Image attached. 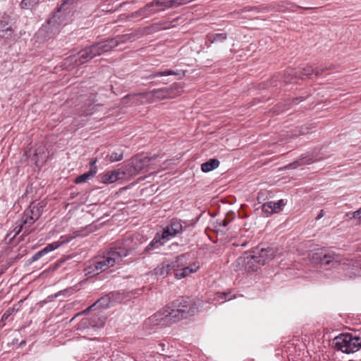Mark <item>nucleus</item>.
<instances>
[{
    "instance_id": "53",
    "label": "nucleus",
    "mask_w": 361,
    "mask_h": 361,
    "mask_svg": "<svg viewBox=\"0 0 361 361\" xmlns=\"http://www.w3.org/2000/svg\"><path fill=\"white\" fill-rule=\"evenodd\" d=\"M37 2H39V0H37Z\"/></svg>"
},
{
    "instance_id": "23",
    "label": "nucleus",
    "mask_w": 361,
    "mask_h": 361,
    "mask_svg": "<svg viewBox=\"0 0 361 361\" xmlns=\"http://www.w3.org/2000/svg\"><path fill=\"white\" fill-rule=\"evenodd\" d=\"M165 243L161 238L159 237V234H157L154 238L152 240V241L145 247L144 252H149L154 250L159 249L162 245H164Z\"/></svg>"
},
{
    "instance_id": "9",
    "label": "nucleus",
    "mask_w": 361,
    "mask_h": 361,
    "mask_svg": "<svg viewBox=\"0 0 361 361\" xmlns=\"http://www.w3.org/2000/svg\"><path fill=\"white\" fill-rule=\"evenodd\" d=\"M171 310V307H166L162 310L156 312L146 321L147 324L152 325L164 324L166 322H175L173 317L166 316V311Z\"/></svg>"
},
{
    "instance_id": "11",
    "label": "nucleus",
    "mask_w": 361,
    "mask_h": 361,
    "mask_svg": "<svg viewBox=\"0 0 361 361\" xmlns=\"http://www.w3.org/2000/svg\"><path fill=\"white\" fill-rule=\"evenodd\" d=\"M116 47V42L114 39H108L106 40L95 43L90 46L94 56L101 55L105 52L109 51Z\"/></svg>"
},
{
    "instance_id": "44",
    "label": "nucleus",
    "mask_w": 361,
    "mask_h": 361,
    "mask_svg": "<svg viewBox=\"0 0 361 361\" xmlns=\"http://www.w3.org/2000/svg\"><path fill=\"white\" fill-rule=\"evenodd\" d=\"M230 221H231V220H227L226 219H224L223 220H221V223H220V224H222L223 226L226 227V226H227V225L229 224Z\"/></svg>"
},
{
    "instance_id": "43",
    "label": "nucleus",
    "mask_w": 361,
    "mask_h": 361,
    "mask_svg": "<svg viewBox=\"0 0 361 361\" xmlns=\"http://www.w3.org/2000/svg\"><path fill=\"white\" fill-rule=\"evenodd\" d=\"M338 336H336L334 338V348L336 350H338Z\"/></svg>"
},
{
    "instance_id": "42",
    "label": "nucleus",
    "mask_w": 361,
    "mask_h": 361,
    "mask_svg": "<svg viewBox=\"0 0 361 361\" xmlns=\"http://www.w3.org/2000/svg\"><path fill=\"white\" fill-rule=\"evenodd\" d=\"M353 217L361 220V208L353 213Z\"/></svg>"
},
{
    "instance_id": "36",
    "label": "nucleus",
    "mask_w": 361,
    "mask_h": 361,
    "mask_svg": "<svg viewBox=\"0 0 361 361\" xmlns=\"http://www.w3.org/2000/svg\"><path fill=\"white\" fill-rule=\"evenodd\" d=\"M37 3V0H22L20 2V7L24 9H29Z\"/></svg>"
},
{
    "instance_id": "48",
    "label": "nucleus",
    "mask_w": 361,
    "mask_h": 361,
    "mask_svg": "<svg viewBox=\"0 0 361 361\" xmlns=\"http://www.w3.org/2000/svg\"><path fill=\"white\" fill-rule=\"evenodd\" d=\"M324 216L323 210H321L318 216H317L316 219H319Z\"/></svg>"
},
{
    "instance_id": "31",
    "label": "nucleus",
    "mask_w": 361,
    "mask_h": 361,
    "mask_svg": "<svg viewBox=\"0 0 361 361\" xmlns=\"http://www.w3.org/2000/svg\"><path fill=\"white\" fill-rule=\"evenodd\" d=\"M168 266L169 265H166V262H163L154 269V274L157 276H161L163 278L166 277L168 276V272L166 271Z\"/></svg>"
},
{
    "instance_id": "35",
    "label": "nucleus",
    "mask_w": 361,
    "mask_h": 361,
    "mask_svg": "<svg viewBox=\"0 0 361 361\" xmlns=\"http://www.w3.org/2000/svg\"><path fill=\"white\" fill-rule=\"evenodd\" d=\"M334 261V257L330 255H324L322 257H319L321 266H326Z\"/></svg>"
},
{
    "instance_id": "47",
    "label": "nucleus",
    "mask_w": 361,
    "mask_h": 361,
    "mask_svg": "<svg viewBox=\"0 0 361 361\" xmlns=\"http://www.w3.org/2000/svg\"><path fill=\"white\" fill-rule=\"evenodd\" d=\"M276 204H279L280 207L281 208L285 204L283 200H280L276 202Z\"/></svg>"
},
{
    "instance_id": "37",
    "label": "nucleus",
    "mask_w": 361,
    "mask_h": 361,
    "mask_svg": "<svg viewBox=\"0 0 361 361\" xmlns=\"http://www.w3.org/2000/svg\"><path fill=\"white\" fill-rule=\"evenodd\" d=\"M123 152H112L109 156V160L111 162H115L121 161L123 159Z\"/></svg>"
},
{
    "instance_id": "7",
    "label": "nucleus",
    "mask_w": 361,
    "mask_h": 361,
    "mask_svg": "<svg viewBox=\"0 0 361 361\" xmlns=\"http://www.w3.org/2000/svg\"><path fill=\"white\" fill-rule=\"evenodd\" d=\"M319 74V70L314 69L312 66L305 67L300 71H296L293 68H290L286 70L284 73V82L286 84L291 82L294 78L297 77L300 79H304L307 78H311L313 75H318Z\"/></svg>"
},
{
    "instance_id": "21",
    "label": "nucleus",
    "mask_w": 361,
    "mask_h": 361,
    "mask_svg": "<svg viewBox=\"0 0 361 361\" xmlns=\"http://www.w3.org/2000/svg\"><path fill=\"white\" fill-rule=\"evenodd\" d=\"M168 226L171 228V231H172L173 235H178L183 231L184 228L187 227L188 224L185 221L175 218L170 221Z\"/></svg>"
},
{
    "instance_id": "17",
    "label": "nucleus",
    "mask_w": 361,
    "mask_h": 361,
    "mask_svg": "<svg viewBox=\"0 0 361 361\" xmlns=\"http://www.w3.org/2000/svg\"><path fill=\"white\" fill-rule=\"evenodd\" d=\"M166 265L168 268L166 271L168 272V275L171 274L172 271H175V273L180 268V267L183 266L186 262V257L184 255H181L178 256L175 260L173 261H166Z\"/></svg>"
},
{
    "instance_id": "13",
    "label": "nucleus",
    "mask_w": 361,
    "mask_h": 361,
    "mask_svg": "<svg viewBox=\"0 0 361 361\" xmlns=\"http://www.w3.org/2000/svg\"><path fill=\"white\" fill-rule=\"evenodd\" d=\"M171 92V90L169 88L165 87L154 89L152 91L145 93V95L147 99H150L152 102H154L155 100H161L170 97Z\"/></svg>"
},
{
    "instance_id": "25",
    "label": "nucleus",
    "mask_w": 361,
    "mask_h": 361,
    "mask_svg": "<svg viewBox=\"0 0 361 361\" xmlns=\"http://www.w3.org/2000/svg\"><path fill=\"white\" fill-rule=\"evenodd\" d=\"M97 167L90 168V169L87 172H86L80 176H78L75 179V183L76 184H80V183L87 182L88 180L92 178L97 173Z\"/></svg>"
},
{
    "instance_id": "45",
    "label": "nucleus",
    "mask_w": 361,
    "mask_h": 361,
    "mask_svg": "<svg viewBox=\"0 0 361 361\" xmlns=\"http://www.w3.org/2000/svg\"><path fill=\"white\" fill-rule=\"evenodd\" d=\"M66 291H67V290H63L59 291L58 293H56L54 295V297L57 298V297H59L61 295H63Z\"/></svg>"
},
{
    "instance_id": "50",
    "label": "nucleus",
    "mask_w": 361,
    "mask_h": 361,
    "mask_svg": "<svg viewBox=\"0 0 361 361\" xmlns=\"http://www.w3.org/2000/svg\"><path fill=\"white\" fill-rule=\"evenodd\" d=\"M259 199H260V193H259L258 197H257V200L259 202Z\"/></svg>"
},
{
    "instance_id": "5",
    "label": "nucleus",
    "mask_w": 361,
    "mask_h": 361,
    "mask_svg": "<svg viewBox=\"0 0 361 361\" xmlns=\"http://www.w3.org/2000/svg\"><path fill=\"white\" fill-rule=\"evenodd\" d=\"M173 8L172 0H154L138 11L139 15L147 17L152 14Z\"/></svg>"
},
{
    "instance_id": "19",
    "label": "nucleus",
    "mask_w": 361,
    "mask_h": 361,
    "mask_svg": "<svg viewBox=\"0 0 361 361\" xmlns=\"http://www.w3.org/2000/svg\"><path fill=\"white\" fill-rule=\"evenodd\" d=\"M82 102H85L84 105L82 106V109L81 111L82 115L87 116L92 114L94 110L96 100L95 95L91 94L90 98L87 99V102H85L83 97L81 99Z\"/></svg>"
},
{
    "instance_id": "8",
    "label": "nucleus",
    "mask_w": 361,
    "mask_h": 361,
    "mask_svg": "<svg viewBox=\"0 0 361 361\" xmlns=\"http://www.w3.org/2000/svg\"><path fill=\"white\" fill-rule=\"evenodd\" d=\"M42 210V207L39 206V204L32 203L21 217L23 223L30 226L40 217Z\"/></svg>"
},
{
    "instance_id": "6",
    "label": "nucleus",
    "mask_w": 361,
    "mask_h": 361,
    "mask_svg": "<svg viewBox=\"0 0 361 361\" xmlns=\"http://www.w3.org/2000/svg\"><path fill=\"white\" fill-rule=\"evenodd\" d=\"M233 269L235 271L241 269L244 267V269L248 272L256 271L260 267L257 260L255 257L254 255L245 253L243 256L238 257L235 263L233 264Z\"/></svg>"
},
{
    "instance_id": "27",
    "label": "nucleus",
    "mask_w": 361,
    "mask_h": 361,
    "mask_svg": "<svg viewBox=\"0 0 361 361\" xmlns=\"http://www.w3.org/2000/svg\"><path fill=\"white\" fill-rule=\"evenodd\" d=\"M227 38V35L225 32L221 33H212L207 35V42L209 44L222 42Z\"/></svg>"
},
{
    "instance_id": "28",
    "label": "nucleus",
    "mask_w": 361,
    "mask_h": 361,
    "mask_svg": "<svg viewBox=\"0 0 361 361\" xmlns=\"http://www.w3.org/2000/svg\"><path fill=\"white\" fill-rule=\"evenodd\" d=\"M219 161L216 159H210L209 161L201 165V169L203 172H209L219 166Z\"/></svg>"
},
{
    "instance_id": "26",
    "label": "nucleus",
    "mask_w": 361,
    "mask_h": 361,
    "mask_svg": "<svg viewBox=\"0 0 361 361\" xmlns=\"http://www.w3.org/2000/svg\"><path fill=\"white\" fill-rule=\"evenodd\" d=\"M316 161L312 157L307 155L305 157H302L299 160L295 162L290 164L286 166L287 169H295L298 166L305 165V164H310Z\"/></svg>"
},
{
    "instance_id": "18",
    "label": "nucleus",
    "mask_w": 361,
    "mask_h": 361,
    "mask_svg": "<svg viewBox=\"0 0 361 361\" xmlns=\"http://www.w3.org/2000/svg\"><path fill=\"white\" fill-rule=\"evenodd\" d=\"M166 265L168 268L166 271L168 272V275L171 274L172 271H175V273L180 268V267L183 266L186 262V257L184 255H181L178 256L175 260L173 261H166Z\"/></svg>"
},
{
    "instance_id": "3",
    "label": "nucleus",
    "mask_w": 361,
    "mask_h": 361,
    "mask_svg": "<svg viewBox=\"0 0 361 361\" xmlns=\"http://www.w3.org/2000/svg\"><path fill=\"white\" fill-rule=\"evenodd\" d=\"M197 311L196 305L191 300L187 298L175 301L173 303V307L165 312L166 316L173 317V321L176 322L182 319H186L195 314Z\"/></svg>"
},
{
    "instance_id": "22",
    "label": "nucleus",
    "mask_w": 361,
    "mask_h": 361,
    "mask_svg": "<svg viewBox=\"0 0 361 361\" xmlns=\"http://www.w3.org/2000/svg\"><path fill=\"white\" fill-rule=\"evenodd\" d=\"M120 175L118 171H108L101 176V182L105 184L113 183L121 178Z\"/></svg>"
},
{
    "instance_id": "38",
    "label": "nucleus",
    "mask_w": 361,
    "mask_h": 361,
    "mask_svg": "<svg viewBox=\"0 0 361 361\" xmlns=\"http://www.w3.org/2000/svg\"><path fill=\"white\" fill-rule=\"evenodd\" d=\"M24 226H27V224H24L23 223L22 219H20V221H18V222H17V223H16V228L13 229V232L15 233L14 236H16V235H18V234L21 232V231H22V229H23V227Z\"/></svg>"
},
{
    "instance_id": "34",
    "label": "nucleus",
    "mask_w": 361,
    "mask_h": 361,
    "mask_svg": "<svg viewBox=\"0 0 361 361\" xmlns=\"http://www.w3.org/2000/svg\"><path fill=\"white\" fill-rule=\"evenodd\" d=\"M176 235H173L172 231H171V228L169 227V226H167L164 229L162 233L159 235V237L164 240V243H166Z\"/></svg>"
},
{
    "instance_id": "1",
    "label": "nucleus",
    "mask_w": 361,
    "mask_h": 361,
    "mask_svg": "<svg viewBox=\"0 0 361 361\" xmlns=\"http://www.w3.org/2000/svg\"><path fill=\"white\" fill-rule=\"evenodd\" d=\"M130 250L122 247H113L104 252L103 256L96 258L85 268L86 275L96 276L107 269L118 264L129 255Z\"/></svg>"
},
{
    "instance_id": "24",
    "label": "nucleus",
    "mask_w": 361,
    "mask_h": 361,
    "mask_svg": "<svg viewBox=\"0 0 361 361\" xmlns=\"http://www.w3.org/2000/svg\"><path fill=\"white\" fill-rule=\"evenodd\" d=\"M281 209L279 204H276V202L272 201L265 202L262 205V212L266 214L267 216L273 213H276Z\"/></svg>"
},
{
    "instance_id": "32",
    "label": "nucleus",
    "mask_w": 361,
    "mask_h": 361,
    "mask_svg": "<svg viewBox=\"0 0 361 361\" xmlns=\"http://www.w3.org/2000/svg\"><path fill=\"white\" fill-rule=\"evenodd\" d=\"M178 73L172 70H166L164 71H157L153 74L149 75L147 77V79H152L157 77L168 76V75H176Z\"/></svg>"
},
{
    "instance_id": "33",
    "label": "nucleus",
    "mask_w": 361,
    "mask_h": 361,
    "mask_svg": "<svg viewBox=\"0 0 361 361\" xmlns=\"http://www.w3.org/2000/svg\"><path fill=\"white\" fill-rule=\"evenodd\" d=\"M134 38V36L133 34H126L123 35H118L116 38H112L111 39H114L116 42V47L119 44L125 43L128 41H132Z\"/></svg>"
},
{
    "instance_id": "49",
    "label": "nucleus",
    "mask_w": 361,
    "mask_h": 361,
    "mask_svg": "<svg viewBox=\"0 0 361 361\" xmlns=\"http://www.w3.org/2000/svg\"><path fill=\"white\" fill-rule=\"evenodd\" d=\"M316 255H317V254H315V255L313 257V258L315 259H319V257H317Z\"/></svg>"
},
{
    "instance_id": "16",
    "label": "nucleus",
    "mask_w": 361,
    "mask_h": 361,
    "mask_svg": "<svg viewBox=\"0 0 361 361\" xmlns=\"http://www.w3.org/2000/svg\"><path fill=\"white\" fill-rule=\"evenodd\" d=\"M200 269V264L198 262H195L188 267L182 266L175 273V276L178 279H183L192 273H195Z\"/></svg>"
},
{
    "instance_id": "15",
    "label": "nucleus",
    "mask_w": 361,
    "mask_h": 361,
    "mask_svg": "<svg viewBox=\"0 0 361 361\" xmlns=\"http://www.w3.org/2000/svg\"><path fill=\"white\" fill-rule=\"evenodd\" d=\"M111 302V299L110 297V294L106 295L103 297H101L99 299H98L94 303H93L88 308H87L84 311L79 313L78 315L87 314V312H89L90 310H96L97 308H102V309L107 308L110 306Z\"/></svg>"
},
{
    "instance_id": "4",
    "label": "nucleus",
    "mask_w": 361,
    "mask_h": 361,
    "mask_svg": "<svg viewBox=\"0 0 361 361\" xmlns=\"http://www.w3.org/2000/svg\"><path fill=\"white\" fill-rule=\"evenodd\" d=\"M357 336L348 333L340 334V351L349 354L357 351L361 347V342Z\"/></svg>"
},
{
    "instance_id": "52",
    "label": "nucleus",
    "mask_w": 361,
    "mask_h": 361,
    "mask_svg": "<svg viewBox=\"0 0 361 361\" xmlns=\"http://www.w3.org/2000/svg\"><path fill=\"white\" fill-rule=\"evenodd\" d=\"M306 132L302 131L300 132V134H305Z\"/></svg>"
},
{
    "instance_id": "12",
    "label": "nucleus",
    "mask_w": 361,
    "mask_h": 361,
    "mask_svg": "<svg viewBox=\"0 0 361 361\" xmlns=\"http://www.w3.org/2000/svg\"><path fill=\"white\" fill-rule=\"evenodd\" d=\"M252 254L261 266L264 265L274 257V252L271 248L257 247L252 251Z\"/></svg>"
},
{
    "instance_id": "2",
    "label": "nucleus",
    "mask_w": 361,
    "mask_h": 361,
    "mask_svg": "<svg viewBox=\"0 0 361 361\" xmlns=\"http://www.w3.org/2000/svg\"><path fill=\"white\" fill-rule=\"evenodd\" d=\"M70 0H63L62 4L57 8L53 16L47 20V23L43 25L37 32L38 37H42L46 40L54 36L60 31L61 25L63 23L64 17L61 15L63 6L67 4Z\"/></svg>"
},
{
    "instance_id": "29",
    "label": "nucleus",
    "mask_w": 361,
    "mask_h": 361,
    "mask_svg": "<svg viewBox=\"0 0 361 361\" xmlns=\"http://www.w3.org/2000/svg\"><path fill=\"white\" fill-rule=\"evenodd\" d=\"M47 159V156L44 152L42 153L38 152L35 151V154H33L32 157L31 158V160L34 161L35 164L40 167L42 166V164L46 162Z\"/></svg>"
},
{
    "instance_id": "10",
    "label": "nucleus",
    "mask_w": 361,
    "mask_h": 361,
    "mask_svg": "<svg viewBox=\"0 0 361 361\" xmlns=\"http://www.w3.org/2000/svg\"><path fill=\"white\" fill-rule=\"evenodd\" d=\"M152 158L148 157H135L130 160L129 168L131 174H136L144 170L151 162Z\"/></svg>"
},
{
    "instance_id": "14",
    "label": "nucleus",
    "mask_w": 361,
    "mask_h": 361,
    "mask_svg": "<svg viewBox=\"0 0 361 361\" xmlns=\"http://www.w3.org/2000/svg\"><path fill=\"white\" fill-rule=\"evenodd\" d=\"M61 245L59 242H54L52 243L48 244L45 247L36 252L30 259L27 260V264H30L32 262L37 261L44 255L48 254L49 252L55 250Z\"/></svg>"
},
{
    "instance_id": "51",
    "label": "nucleus",
    "mask_w": 361,
    "mask_h": 361,
    "mask_svg": "<svg viewBox=\"0 0 361 361\" xmlns=\"http://www.w3.org/2000/svg\"><path fill=\"white\" fill-rule=\"evenodd\" d=\"M25 343V341H22L20 345H24Z\"/></svg>"
},
{
    "instance_id": "46",
    "label": "nucleus",
    "mask_w": 361,
    "mask_h": 361,
    "mask_svg": "<svg viewBox=\"0 0 361 361\" xmlns=\"http://www.w3.org/2000/svg\"><path fill=\"white\" fill-rule=\"evenodd\" d=\"M97 159H92V160L90 161V166H91V167H90V168H92V167H96V166H95V164L97 163Z\"/></svg>"
},
{
    "instance_id": "40",
    "label": "nucleus",
    "mask_w": 361,
    "mask_h": 361,
    "mask_svg": "<svg viewBox=\"0 0 361 361\" xmlns=\"http://www.w3.org/2000/svg\"><path fill=\"white\" fill-rule=\"evenodd\" d=\"M14 310L8 309L7 310L1 317V321H6L8 319L9 317L13 314Z\"/></svg>"
},
{
    "instance_id": "41",
    "label": "nucleus",
    "mask_w": 361,
    "mask_h": 361,
    "mask_svg": "<svg viewBox=\"0 0 361 361\" xmlns=\"http://www.w3.org/2000/svg\"><path fill=\"white\" fill-rule=\"evenodd\" d=\"M230 293L222 292V293H217V295L220 299H224L225 300H231V297H229Z\"/></svg>"
},
{
    "instance_id": "30",
    "label": "nucleus",
    "mask_w": 361,
    "mask_h": 361,
    "mask_svg": "<svg viewBox=\"0 0 361 361\" xmlns=\"http://www.w3.org/2000/svg\"><path fill=\"white\" fill-rule=\"evenodd\" d=\"M13 33V30L11 26L6 22L1 21L0 22V37L4 38H7L11 36Z\"/></svg>"
},
{
    "instance_id": "20",
    "label": "nucleus",
    "mask_w": 361,
    "mask_h": 361,
    "mask_svg": "<svg viewBox=\"0 0 361 361\" xmlns=\"http://www.w3.org/2000/svg\"><path fill=\"white\" fill-rule=\"evenodd\" d=\"M94 56L90 47L85 48L79 53V56L75 60V64L79 66L85 63Z\"/></svg>"
},
{
    "instance_id": "39",
    "label": "nucleus",
    "mask_w": 361,
    "mask_h": 361,
    "mask_svg": "<svg viewBox=\"0 0 361 361\" xmlns=\"http://www.w3.org/2000/svg\"><path fill=\"white\" fill-rule=\"evenodd\" d=\"M87 323H89V324L90 326H92L93 328H97V329L102 327L103 325H104V321L103 320H101L100 323L99 324H95L94 323V321L88 322L87 319H83L82 321V322H81V324H83V325H86Z\"/></svg>"
}]
</instances>
